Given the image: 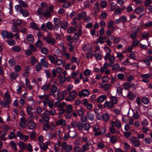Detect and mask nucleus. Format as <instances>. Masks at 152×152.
<instances>
[{"mask_svg":"<svg viewBox=\"0 0 152 152\" xmlns=\"http://www.w3.org/2000/svg\"><path fill=\"white\" fill-rule=\"evenodd\" d=\"M41 63L42 65L45 68H48L49 64L47 62L45 58H43L41 60Z\"/></svg>","mask_w":152,"mask_h":152,"instance_id":"4468645a","label":"nucleus"},{"mask_svg":"<svg viewBox=\"0 0 152 152\" xmlns=\"http://www.w3.org/2000/svg\"><path fill=\"white\" fill-rule=\"evenodd\" d=\"M30 50L33 52H35L37 50V48L33 44H31L29 46Z\"/></svg>","mask_w":152,"mask_h":152,"instance_id":"09e8293b","label":"nucleus"},{"mask_svg":"<svg viewBox=\"0 0 152 152\" xmlns=\"http://www.w3.org/2000/svg\"><path fill=\"white\" fill-rule=\"evenodd\" d=\"M0 104L3 107L6 106L9 107V104L7 102L5 101H2L0 102Z\"/></svg>","mask_w":152,"mask_h":152,"instance_id":"5fc2aeb1","label":"nucleus"},{"mask_svg":"<svg viewBox=\"0 0 152 152\" xmlns=\"http://www.w3.org/2000/svg\"><path fill=\"white\" fill-rule=\"evenodd\" d=\"M76 31L77 30L75 27H71L67 29V32L69 33H74L76 32Z\"/></svg>","mask_w":152,"mask_h":152,"instance_id":"bb28decb","label":"nucleus"},{"mask_svg":"<svg viewBox=\"0 0 152 152\" xmlns=\"http://www.w3.org/2000/svg\"><path fill=\"white\" fill-rule=\"evenodd\" d=\"M20 12L24 17L28 16L29 15L28 12L25 9L20 8Z\"/></svg>","mask_w":152,"mask_h":152,"instance_id":"f8f14e48","label":"nucleus"},{"mask_svg":"<svg viewBox=\"0 0 152 152\" xmlns=\"http://www.w3.org/2000/svg\"><path fill=\"white\" fill-rule=\"evenodd\" d=\"M137 33V31H135L134 32L132 31V33L130 34L129 36L132 39H134L136 37Z\"/></svg>","mask_w":152,"mask_h":152,"instance_id":"7c9ffc66","label":"nucleus"},{"mask_svg":"<svg viewBox=\"0 0 152 152\" xmlns=\"http://www.w3.org/2000/svg\"><path fill=\"white\" fill-rule=\"evenodd\" d=\"M60 25L61 27L64 30H66L68 26V23L65 21L61 22Z\"/></svg>","mask_w":152,"mask_h":152,"instance_id":"412c9836","label":"nucleus"},{"mask_svg":"<svg viewBox=\"0 0 152 152\" xmlns=\"http://www.w3.org/2000/svg\"><path fill=\"white\" fill-rule=\"evenodd\" d=\"M81 29L80 28L78 30V32L75 33L73 38V42H77L78 41L79 37L81 35Z\"/></svg>","mask_w":152,"mask_h":152,"instance_id":"0eeeda50","label":"nucleus"},{"mask_svg":"<svg viewBox=\"0 0 152 152\" xmlns=\"http://www.w3.org/2000/svg\"><path fill=\"white\" fill-rule=\"evenodd\" d=\"M10 144L12 145V148L15 151H16L17 150V148L16 147V145L15 143L13 141H11L10 142Z\"/></svg>","mask_w":152,"mask_h":152,"instance_id":"49530a36","label":"nucleus"},{"mask_svg":"<svg viewBox=\"0 0 152 152\" xmlns=\"http://www.w3.org/2000/svg\"><path fill=\"white\" fill-rule=\"evenodd\" d=\"M36 127L35 123L33 122L32 123H29L28 124V128L30 129H33Z\"/></svg>","mask_w":152,"mask_h":152,"instance_id":"58836bf2","label":"nucleus"},{"mask_svg":"<svg viewBox=\"0 0 152 152\" xmlns=\"http://www.w3.org/2000/svg\"><path fill=\"white\" fill-rule=\"evenodd\" d=\"M13 34L9 32L6 31H3L1 33V35L4 39L11 38L13 37Z\"/></svg>","mask_w":152,"mask_h":152,"instance_id":"423d86ee","label":"nucleus"},{"mask_svg":"<svg viewBox=\"0 0 152 152\" xmlns=\"http://www.w3.org/2000/svg\"><path fill=\"white\" fill-rule=\"evenodd\" d=\"M66 113H71L72 111L73 107L72 105L69 104L66 106Z\"/></svg>","mask_w":152,"mask_h":152,"instance_id":"f3484780","label":"nucleus"},{"mask_svg":"<svg viewBox=\"0 0 152 152\" xmlns=\"http://www.w3.org/2000/svg\"><path fill=\"white\" fill-rule=\"evenodd\" d=\"M17 134L18 136H19L21 139L24 140V139L25 138V135L22 133L21 131H18L17 132Z\"/></svg>","mask_w":152,"mask_h":152,"instance_id":"c03bdc74","label":"nucleus"},{"mask_svg":"<svg viewBox=\"0 0 152 152\" xmlns=\"http://www.w3.org/2000/svg\"><path fill=\"white\" fill-rule=\"evenodd\" d=\"M90 125L87 123H85L84 124L83 128L86 131H88L90 128Z\"/></svg>","mask_w":152,"mask_h":152,"instance_id":"13d9d810","label":"nucleus"},{"mask_svg":"<svg viewBox=\"0 0 152 152\" xmlns=\"http://www.w3.org/2000/svg\"><path fill=\"white\" fill-rule=\"evenodd\" d=\"M104 106L106 107H108L109 109H111L113 107V104L112 102L106 101L104 104Z\"/></svg>","mask_w":152,"mask_h":152,"instance_id":"ddd939ff","label":"nucleus"},{"mask_svg":"<svg viewBox=\"0 0 152 152\" xmlns=\"http://www.w3.org/2000/svg\"><path fill=\"white\" fill-rule=\"evenodd\" d=\"M110 141L112 143H115L117 142V139L115 136H112L110 138Z\"/></svg>","mask_w":152,"mask_h":152,"instance_id":"052dcab7","label":"nucleus"},{"mask_svg":"<svg viewBox=\"0 0 152 152\" xmlns=\"http://www.w3.org/2000/svg\"><path fill=\"white\" fill-rule=\"evenodd\" d=\"M100 5L102 8H105L107 6V3L106 1H100Z\"/></svg>","mask_w":152,"mask_h":152,"instance_id":"a18cd8bd","label":"nucleus"},{"mask_svg":"<svg viewBox=\"0 0 152 152\" xmlns=\"http://www.w3.org/2000/svg\"><path fill=\"white\" fill-rule=\"evenodd\" d=\"M144 10L143 7L140 6L134 10V11L137 13H139L142 12Z\"/></svg>","mask_w":152,"mask_h":152,"instance_id":"6ab92c4d","label":"nucleus"},{"mask_svg":"<svg viewBox=\"0 0 152 152\" xmlns=\"http://www.w3.org/2000/svg\"><path fill=\"white\" fill-rule=\"evenodd\" d=\"M103 36L102 35H100L99 36V38L97 39L96 43L98 44V42H100L101 44H103L104 43V42L103 41L102 38Z\"/></svg>","mask_w":152,"mask_h":152,"instance_id":"8fccbe9b","label":"nucleus"},{"mask_svg":"<svg viewBox=\"0 0 152 152\" xmlns=\"http://www.w3.org/2000/svg\"><path fill=\"white\" fill-rule=\"evenodd\" d=\"M83 93V95L84 96H87L90 94L89 91L87 89L82 90Z\"/></svg>","mask_w":152,"mask_h":152,"instance_id":"37998d69","label":"nucleus"},{"mask_svg":"<svg viewBox=\"0 0 152 152\" xmlns=\"http://www.w3.org/2000/svg\"><path fill=\"white\" fill-rule=\"evenodd\" d=\"M12 50L14 51L19 52L21 50V48L18 46H15L13 47L12 48Z\"/></svg>","mask_w":152,"mask_h":152,"instance_id":"79ce46f5","label":"nucleus"},{"mask_svg":"<svg viewBox=\"0 0 152 152\" xmlns=\"http://www.w3.org/2000/svg\"><path fill=\"white\" fill-rule=\"evenodd\" d=\"M98 147L99 149H102L105 147L104 144L102 142H99L97 144Z\"/></svg>","mask_w":152,"mask_h":152,"instance_id":"0e129e2a","label":"nucleus"},{"mask_svg":"<svg viewBox=\"0 0 152 152\" xmlns=\"http://www.w3.org/2000/svg\"><path fill=\"white\" fill-rule=\"evenodd\" d=\"M106 98V96L105 95H103L99 96L97 99L98 103H101L103 102Z\"/></svg>","mask_w":152,"mask_h":152,"instance_id":"5701e85b","label":"nucleus"},{"mask_svg":"<svg viewBox=\"0 0 152 152\" xmlns=\"http://www.w3.org/2000/svg\"><path fill=\"white\" fill-rule=\"evenodd\" d=\"M51 86V84L49 83L48 84H46L43 86L41 88V89H43L45 91L46 90L49 89Z\"/></svg>","mask_w":152,"mask_h":152,"instance_id":"393cba45","label":"nucleus"},{"mask_svg":"<svg viewBox=\"0 0 152 152\" xmlns=\"http://www.w3.org/2000/svg\"><path fill=\"white\" fill-rule=\"evenodd\" d=\"M30 26L31 28L38 30L39 28L38 25L34 23H30Z\"/></svg>","mask_w":152,"mask_h":152,"instance_id":"a878e982","label":"nucleus"},{"mask_svg":"<svg viewBox=\"0 0 152 152\" xmlns=\"http://www.w3.org/2000/svg\"><path fill=\"white\" fill-rule=\"evenodd\" d=\"M102 130L103 131V132H100V131L98 132H97L94 133V135L95 136H98L100 135L101 134H103L105 132V129L104 128H102L101 129V131H102Z\"/></svg>","mask_w":152,"mask_h":152,"instance_id":"4c0bfd02","label":"nucleus"},{"mask_svg":"<svg viewBox=\"0 0 152 152\" xmlns=\"http://www.w3.org/2000/svg\"><path fill=\"white\" fill-rule=\"evenodd\" d=\"M105 48L106 49V51H107L106 53V55L104 57V59L105 61H107L110 56V53L111 52V50L108 47H105Z\"/></svg>","mask_w":152,"mask_h":152,"instance_id":"9d476101","label":"nucleus"},{"mask_svg":"<svg viewBox=\"0 0 152 152\" xmlns=\"http://www.w3.org/2000/svg\"><path fill=\"white\" fill-rule=\"evenodd\" d=\"M46 27L48 29L51 30L53 28V24L51 22H48L46 23Z\"/></svg>","mask_w":152,"mask_h":152,"instance_id":"c756f323","label":"nucleus"},{"mask_svg":"<svg viewBox=\"0 0 152 152\" xmlns=\"http://www.w3.org/2000/svg\"><path fill=\"white\" fill-rule=\"evenodd\" d=\"M102 118L104 121H107L109 119V116L108 114L105 113L103 115Z\"/></svg>","mask_w":152,"mask_h":152,"instance_id":"4d7b16f0","label":"nucleus"},{"mask_svg":"<svg viewBox=\"0 0 152 152\" xmlns=\"http://www.w3.org/2000/svg\"><path fill=\"white\" fill-rule=\"evenodd\" d=\"M145 142L146 144H150L152 141V140L150 137L145 138L144 139Z\"/></svg>","mask_w":152,"mask_h":152,"instance_id":"774afa93","label":"nucleus"},{"mask_svg":"<svg viewBox=\"0 0 152 152\" xmlns=\"http://www.w3.org/2000/svg\"><path fill=\"white\" fill-rule=\"evenodd\" d=\"M74 150L75 151H78V152H84V151H83L81 148L78 146L75 147Z\"/></svg>","mask_w":152,"mask_h":152,"instance_id":"338daca9","label":"nucleus"},{"mask_svg":"<svg viewBox=\"0 0 152 152\" xmlns=\"http://www.w3.org/2000/svg\"><path fill=\"white\" fill-rule=\"evenodd\" d=\"M116 8V4L114 2L110 4V11H113Z\"/></svg>","mask_w":152,"mask_h":152,"instance_id":"473e14b6","label":"nucleus"},{"mask_svg":"<svg viewBox=\"0 0 152 152\" xmlns=\"http://www.w3.org/2000/svg\"><path fill=\"white\" fill-rule=\"evenodd\" d=\"M60 82L61 83H64L66 80V78L65 77L61 75H59L58 76Z\"/></svg>","mask_w":152,"mask_h":152,"instance_id":"cd10ccee","label":"nucleus"},{"mask_svg":"<svg viewBox=\"0 0 152 152\" xmlns=\"http://www.w3.org/2000/svg\"><path fill=\"white\" fill-rule=\"evenodd\" d=\"M130 140L131 141L132 145L134 146L138 147L140 146V141L134 136L131 137Z\"/></svg>","mask_w":152,"mask_h":152,"instance_id":"39448f33","label":"nucleus"},{"mask_svg":"<svg viewBox=\"0 0 152 152\" xmlns=\"http://www.w3.org/2000/svg\"><path fill=\"white\" fill-rule=\"evenodd\" d=\"M127 96L128 98L131 100H133L135 97L132 94L131 92H129L128 93Z\"/></svg>","mask_w":152,"mask_h":152,"instance_id":"bf43d9fd","label":"nucleus"},{"mask_svg":"<svg viewBox=\"0 0 152 152\" xmlns=\"http://www.w3.org/2000/svg\"><path fill=\"white\" fill-rule=\"evenodd\" d=\"M54 57L52 55H49L48 58L50 62L53 64H54L56 61V58H57V56L56 55H54Z\"/></svg>","mask_w":152,"mask_h":152,"instance_id":"aec40b11","label":"nucleus"},{"mask_svg":"<svg viewBox=\"0 0 152 152\" xmlns=\"http://www.w3.org/2000/svg\"><path fill=\"white\" fill-rule=\"evenodd\" d=\"M84 126V124L82 122H79L78 123L77 127L78 129L81 130L83 129Z\"/></svg>","mask_w":152,"mask_h":152,"instance_id":"e433bc0d","label":"nucleus"},{"mask_svg":"<svg viewBox=\"0 0 152 152\" xmlns=\"http://www.w3.org/2000/svg\"><path fill=\"white\" fill-rule=\"evenodd\" d=\"M18 137V135H15L14 132H11L10 134V135L8 137L10 139H12L15 138H16Z\"/></svg>","mask_w":152,"mask_h":152,"instance_id":"6e6d98bb","label":"nucleus"},{"mask_svg":"<svg viewBox=\"0 0 152 152\" xmlns=\"http://www.w3.org/2000/svg\"><path fill=\"white\" fill-rule=\"evenodd\" d=\"M55 62L54 64H56L58 66H60L63 63V61L61 59H56Z\"/></svg>","mask_w":152,"mask_h":152,"instance_id":"3c124183","label":"nucleus"},{"mask_svg":"<svg viewBox=\"0 0 152 152\" xmlns=\"http://www.w3.org/2000/svg\"><path fill=\"white\" fill-rule=\"evenodd\" d=\"M86 16V13L84 11H83L78 14L77 15V19L78 20H81L83 18Z\"/></svg>","mask_w":152,"mask_h":152,"instance_id":"1a4fd4ad","label":"nucleus"},{"mask_svg":"<svg viewBox=\"0 0 152 152\" xmlns=\"http://www.w3.org/2000/svg\"><path fill=\"white\" fill-rule=\"evenodd\" d=\"M66 121L65 120L60 119L58 120L56 123V125L57 126H62L63 127L65 125Z\"/></svg>","mask_w":152,"mask_h":152,"instance_id":"9b49d317","label":"nucleus"},{"mask_svg":"<svg viewBox=\"0 0 152 152\" xmlns=\"http://www.w3.org/2000/svg\"><path fill=\"white\" fill-rule=\"evenodd\" d=\"M4 96L5 101L10 104L11 102V100L9 94L7 92H6L4 94Z\"/></svg>","mask_w":152,"mask_h":152,"instance_id":"4be33fe9","label":"nucleus"},{"mask_svg":"<svg viewBox=\"0 0 152 152\" xmlns=\"http://www.w3.org/2000/svg\"><path fill=\"white\" fill-rule=\"evenodd\" d=\"M90 45L89 44H87L85 45L82 48L83 50L84 51H89V47Z\"/></svg>","mask_w":152,"mask_h":152,"instance_id":"864d4df0","label":"nucleus"},{"mask_svg":"<svg viewBox=\"0 0 152 152\" xmlns=\"http://www.w3.org/2000/svg\"><path fill=\"white\" fill-rule=\"evenodd\" d=\"M18 145L20 148L23 150H24L26 149V147L24 142H19Z\"/></svg>","mask_w":152,"mask_h":152,"instance_id":"f704fd0d","label":"nucleus"},{"mask_svg":"<svg viewBox=\"0 0 152 152\" xmlns=\"http://www.w3.org/2000/svg\"><path fill=\"white\" fill-rule=\"evenodd\" d=\"M10 77L15 79L18 76V74L16 72H12L10 74Z\"/></svg>","mask_w":152,"mask_h":152,"instance_id":"a19ab883","label":"nucleus"},{"mask_svg":"<svg viewBox=\"0 0 152 152\" xmlns=\"http://www.w3.org/2000/svg\"><path fill=\"white\" fill-rule=\"evenodd\" d=\"M43 40L45 41L47 43L54 45L56 43V41L54 39L51 37L50 35H48L47 37H44L43 38Z\"/></svg>","mask_w":152,"mask_h":152,"instance_id":"f03ea898","label":"nucleus"},{"mask_svg":"<svg viewBox=\"0 0 152 152\" xmlns=\"http://www.w3.org/2000/svg\"><path fill=\"white\" fill-rule=\"evenodd\" d=\"M35 45L37 48H41L43 45V42L41 40L39 39L35 43Z\"/></svg>","mask_w":152,"mask_h":152,"instance_id":"a211bd4d","label":"nucleus"},{"mask_svg":"<svg viewBox=\"0 0 152 152\" xmlns=\"http://www.w3.org/2000/svg\"><path fill=\"white\" fill-rule=\"evenodd\" d=\"M37 12L39 14L43 15L45 17L50 18L51 16L50 12L48 9L39 8Z\"/></svg>","mask_w":152,"mask_h":152,"instance_id":"f257e3e1","label":"nucleus"},{"mask_svg":"<svg viewBox=\"0 0 152 152\" xmlns=\"http://www.w3.org/2000/svg\"><path fill=\"white\" fill-rule=\"evenodd\" d=\"M42 66L40 63H38L35 66L36 70L37 72L40 71L42 69Z\"/></svg>","mask_w":152,"mask_h":152,"instance_id":"603ef678","label":"nucleus"},{"mask_svg":"<svg viewBox=\"0 0 152 152\" xmlns=\"http://www.w3.org/2000/svg\"><path fill=\"white\" fill-rule=\"evenodd\" d=\"M7 43L10 45H13L15 44V41L12 39H10L7 41Z\"/></svg>","mask_w":152,"mask_h":152,"instance_id":"680f3d73","label":"nucleus"},{"mask_svg":"<svg viewBox=\"0 0 152 152\" xmlns=\"http://www.w3.org/2000/svg\"><path fill=\"white\" fill-rule=\"evenodd\" d=\"M12 21L13 22V24L18 26L20 25L22 23L21 20L18 19H14Z\"/></svg>","mask_w":152,"mask_h":152,"instance_id":"c85d7f7f","label":"nucleus"},{"mask_svg":"<svg viewBox=\"0 0 152 152\" xmlns=\"http://www.w3.org/2000/svg\"><path fill=\"white\" fill-rule=\"evenodd\" d=\"M67 94L68 92L66 90H64L61 92V99L58 98V100L60 101L62 100L67 95Z\"/></svg>","mask_w":152,"mask_h":152,"instance_id":"2eb2a0df","label":"nucleus"},{"mask_svg":"<svg viewBox=\"0 0 152 152\" xmlns=\"http://www.w3.org/2000/svg\"><path fill=\"white\" fill-rule=\"evenodd\" d=\"M37 61V60L35 57L32 56L30 58V62L32 65H34Z\"/></svg>","mask_w":152,"mask_h":152,"instance_id":"c9c22d12","label":"nucleus"},{"mask_svg":"<svg viewBox=\"0 0 152 152\" xmlns=\"http://www.w3.org/2000/svg\"><path fill=\"white\" fill-rule=\"evenodd\" d=\"M111 102L113 104H116L117 102V98L115 96H112L111 98Z\"/></svg>","mask_w":152,"mask_h":152,"instance_id":"69168bd1","label":"nucleus"},{"mask_svg":"<svg viewBox=\"0 0 152 152\" xmlns=\"http://www.w3.org/2000/svg\"><path fill=\"white\" fill-rule=\"evenodd\" d=\"M27 40L29 42L32 43L33 42L34 40V37L31 34H28L26 37Z\"/></svg>","mask_w":152,"mask_h":152,"instance_id":"b1692460","label":"nucleus"},{"mask_svg":"<svg viewBox=\"0 0 152 152\" xmlns=\"http://www.w3.org/2000/svg\"><path fill=\"white\" fill-rule=\"evenodd\" d=\"M41 52L43 54L45 55H47L49 53V52L47 48L44 47L42 48L41 50Z\"/></svg>","mask_w":152,"mask_h":152,"instance_id":"2f4dec72","label":"nucleus"},{"mask_svg":"<svg viewBox=\"0 0 152 152\" xmlns=\"http://www.w3.org/2000/svg\"><path fill=\"white\" fill-rule=\"evenodd\" d=\"M60 20L59 19L57 18H55L54 19V28L57 30L59 28L60 24L61 23Z\"/></svg>","mask_w":152,"mask_h":152,"instance_id":"6e6552de","label":"nucleus"},{"mask_svg":"<svg viewBox=\"0 0 152 152\" xmlns=\"http://www.w3.org/2000/svg\"><path fill=\"white\" fill-rule=\"evenodd\" d=\"M87 117L91 121H93L94 118V115L91 113H87Z\"/></svg>","mask_w":152,"mask_h":152,"instance_id":"de8ad7c7","label":"nucleus"},{"mask_svg":"<svg viewBox=\"0 0 152 152\" xmlns=\"http://www.w3.org/2000/svg\"><path fill=\"white\" fill-rule=\"evenodd\" d=\"M48 143H47V145H45L43 142H39V145L41 149L44 151H45L47 150L48 148Z\"/></svg>","mask_w":152,"mask_h":152,"instance_id":"dca6fc26","label":"nucleus"},{"mask_svg":"<svg viewBox=\"0 0 152 152\" xmlns=\"http://www.w3.org/2000/svg\"><path fill=\"white\" fill-rule=\"evenodd\" d=\"M72 149V147L70 145H67L64 148V150L66 152H69Z\"/></svg>","mask_w":152,"mask_h":152,"instance_id":"72a5a7b5","label":"nucleus"},{"mask_svg":"<svg viewBox=\"0 0 152 152\" xmlns=\"http://www.w3.org/2000/svg\"><path fill=\"white\" fill-rule=\"evenodd\" d=\"M142 101L145 104H147L148 103L149 99L148 98L145 97L142 99Z\"/></svg>","mask_w":152,"mask_h":152,"instance_id":"e2e57ef3","label":"nucleus"},{"mask_svg":"<svg viewBox=\"0 0 152 152\" xmlns=\"http://www.w3.org/2000/svg\"><path fill=\"white\" fill-rule=\"evenodd\" d=\"M77 94L75 90H73L69 93L68 96L66 98V100L68 101L74 100L77 96Z\"/></svg>","mask_w":152,"mask_h":152,"instance_id":"7ed1b4c3","label":"nucleus"},{"mask_svg":"<svg viewBox=\"0 0 152 152\" xmlns=\"http://www.w3.org/2000/svg\"><path fill=\"white\" fill-rule=\"evenodd\" d=\"M19 3L21 7H28V5L27 4L23 1H19Z\"/></svg>","mask_w":152,"mask_h":152,"instance_id":"ea45409f","label":"nucleus"},{"mask_svg":"<svg viewBox=\"0 0 152 152\" xmlns=\"http://www.w3.org/2000/svg\"><path fill=\"white\" fill-rule=\"evenodd\" d=\"M51 91L49 93V94L50 96L53 95L55 97H58V96L59 94V91H57V95L55 94V93L56 92L57 87L56 86L53 84L51 86V88H50Z\"/></svg>","mask_w":152,"mask_h":152,"instance_id":"20e7f679","label":"nucleus"}]
</instances>
